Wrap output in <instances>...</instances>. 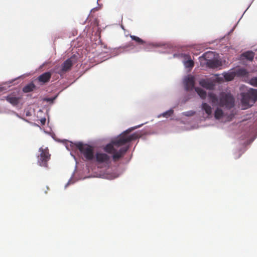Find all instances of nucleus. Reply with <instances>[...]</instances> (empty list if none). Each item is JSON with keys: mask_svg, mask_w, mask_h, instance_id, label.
<instances>
[{"mask_svg": "<svg viewBox=\"0 0 257 257\" xmlns=\"http://www.w3.org/2000/svg\"><path fill=\"white\" fill-rule=\"evenodd\" d=\"M95 10H96V9H93L91 10V11H95Z\"/></svg>", "mask_w": 257, "mask_h": 257, "instance_id": "30", "label": "nucleus"}, {"mask_svg": "<svg viewBox=\"0 0 257 257\" xmlns=\"http://www.w3.org/2000/svg\"><path fill=\"white\" fill-rule=\"evenodd\" d=\"M75 145L83 155L85 161H91L94 159V150L92 147L81 142L76 143Z\"/></svg>", "mask_w": 257, "mask_h": 257, "instance_id": "4", "label": "nucleus"}, {"mask_svg": "<svg viewBox=\"0 0 257 257\" xmlns=\"http://www.w3.org/2000/svg\"><path fill=\"white\" fill-rule=\"evenodd\" d=\"M212 53L211 52H206L205 53H204L203 54V57H204V58L205 59L207 60V58H209L210 57V56H212Z\"/></svg>", "mask_w": 257, "mask_h": 257, "instance_id": "26", "label": "nucleus"}, {"mask_svg": "<svg viewBox=\"0 0 257 257\" xmlns=\"http://www.w3.org/2000/svg\"><path fill=\"white\" fill-rule=\"evenodd\" d=\"M185 65L187 68H192L193 67L194 63L192 60L189 59L185 62Z\"/></svg>", "mask_w": 257, "mask_h": 257, "instance_id": "22", "label": "nucleus"}, {"mask_svg": "<svg viewBox=\"0 0 257 257\" xmlns=\"http://www.w3.org/2000/svg\"><path fill=\"white\" fill-rule=\"evenodd\" d=\"M207 65L211 68H216L220 66V63L217 60H208L207 61Z\"/></svg>", "mask_w": 257, "mask_h": 257, "instance_id": "13", "label": "nucleus"}, {"mask_svg": "<svg viewBox=\"0 0 257 257\" xmlns=\"http://www.w3.org/2000/svg\"><path fill=\"white\" fill-rule=\"evenodd\" d=\"M54 99H55V98H48V99H47V100L48 101H52Z\"/></svg>", "mask_w": 257, "mask_h": 257, "instance_id": "29", "label": "nucleus"}, {"mask_svg": "<svg viewBox=\"0 0 257 257\" xmlns=\"http://www.w3.org/2000/svg\"><path fill=\"white\" fill-rule=\"evenodd\" d=\"M74 58L73 57L67 59L62 64L60 69H59V67L56 68L55 72L60 75H62L66 72L69 71L74 63Z\"/></svg>", "mask_w": 257, "mask_h": 257, "instance_id": "6", "label": "nucleus"}, {"mask_svg": "<svg viewBox=\"0 0 257 257\" xmlns=\"http://www.w3.org/2000/svg\"><path fill=\"white\" fill-rule=\"evenodd\" d=\"M257 101V90L250 88L242 94L241 103L245 108L250 107Z\"/></svg>", "mask_w": 257, "mask_h": 257, "instance_id": "3", "label": "nucleus"}, {"mask_svg": "<svg viewBox=\"0 0 257 257\" xmlns=\"http://www.w3.org/2000/svg\"><path fill=\"white\" fill-rule=\"evenodd\" d=\"M195 113V112L194 111L190 110V111L184 112L183 113V114L186 116H193V115H194Z\"/></svg>", "mask_w": 257, "mask_h": 257, "instance_id": "25", "label": "nucleus"}, {"mask_svg": "<svg viewBox=\"0 0 257 257\" xmlns=\"http://www.w3.org/2000/svg\"><path fill=\"white\" fill-rule=\"evenodd\" d=\"M35 87L36 86L34 83H29L23 87V91L25 93L30 92L34 89Z\"/></svg>", "mask_w": 257, "mask_h": 257, "instance_id": "16", "label": "nucleus"}, {"mask_svg": "<svg viewBox=\"0 0 257 257\" xmlns=\"http://www.w3.org/2000/svg\"><path fill=\"white\" fill-rule=\"evenodd\" d=\"M199 84L202 87L209 90L213 89L215 86L213 82L209 79H201L199 81Z\"/></svg>", "mask_w": 257, "mask_h": 257, "instance_id": "9", "label": "nucleus"}, {"mask_svg": "<svg viewBox=\"0 0 257 257\" xmlns=\"http://www.w3.org/2000/svg\"><path fill=\"white\" fill-rule=\"evenodd\" d=\"M173 112H174L173 110L171 109L164 112L162 114V116L164 117H168L169 116H170L173 114Z\"/></svg>", "mask_w": 257, "mask_h": 257, "instance_id": "24", "label": "nucleus"}, {"mask_svg": "<svg viewBox=\"0 0 257 257\" xmlns=\"http://www.w3.org/2000/svg\"><path fill=\"white\" fill-rule=\"evenodd\" d=\"M223 115V111L221 109L217 108L215 111L214 116L216 119L220 118Z\"/></svg>", "mask_w": 257, "mask_h": 257, "instance_id": "19", "label": "nucleus"}, {"mask_svg": "<svg viewBox=\"0 0 257 257\" xmlns=\"http://www.w3.org/2000/svg\"><path fill=\"white\" fill-rule=\"evenodd\" d=\"M51 76L52 73L50 72H45L38 77V80L39 82L44 84L49 81Z\"/></svg>", "mask_w": 257, "mask_h": 257, "instance_id": "10", "label": "nucleus"}, {"mask_svg": "<svg viewBox=\"0 0 257 257\" xmlns=\"http://www.w3.org/2000/svg\"><path fill=\"white\" fill-rule=\"evenodd\" d=\"M131 38L133 40L135 41L139 44H143L145 43V42L142 39L136 36L131 35Z\"/></svg>", "mask_w": 257, "mask_h": 257, "instance_id": "21", "label": "nucleus"}, {"mask_svg": "<svg viewBox=\"0 0 257 257\" xmlns=\"http://www.w3.org/2000/svg\"><path fill=\"white\" fill-rule=\"evenodd\" d=\"M202 109L204 110L208 115L212 113V108L206 103H203L202 104Z\"/></svg>", "mask_w": 257, "mask_h": 257, "instance_id": "17", "label": "nucleus"}, {"mask_svg": "<svg viewBox=\"0 0 257 257\" xmlns=\"http://www.w3.org/2000/svg\"><path fill=\"white\" fill-rule=\"evenodd\" d=\"M195 90L202 99L206 98V92L203 89L199 87H196L195 88Z\"/></svg>", "mask_w": 257, "mask_h": 257, "instance_id": "18", "label": "nucleus"}, {"mask_svg": "<svg viewBox=\"0 0 257 257\" xmlns=\"http://www.w3.org/2000/svg\"><path fill=\"white\" fill-rule=\"evenodd\" d=\"M41 123L42 124H44L45 123V122H46V119L45 118H43L41 120Z\"/></svg>", "mask_w": 257, "mask_h": 257, "instance_id": "28", "label": "nucleus"}, {"mask_svg": "<svg viewBox=\"0 0 257 257\" xmlns=\"http://www.w3.org/2000/svg\"><path fill=\"white\" fill-rule=\"evenodd\" d=\"M39 151L40 154L37 157L38 163L41 166L47 167L48 166L47 163L51 157L49 150L47 148H43L41 147Z\"/></svg>", "mask_w": 257, "mask_h": 257, "instance_id": "5", "label": "nucleus"}, {"mask_svg": "<svg viewBox=\"0 0 257 257\" xmlns=\"http://www.w3.org/2000/svg\"><path fill=\"white\" fill-rule=\"evenodd\" d=\"M6 99L12 105H17L19 102L20 98L11 94L6 97Z\"/></svg>", "mask_w": 257, "mask_h": 257, "instance_id": "12", "label": "nucleus"}, {"mask_svg": "<svg viewBox=\"0 0 257 257\" xmlns=\"http://www.w3.org/2000/svg\"><path fill=\"white\" fill-rule=\"evenodd\" d=\"M96 161L99 163L108 164L110 162L109 156L105 153H97L95 155Z\"/></svg>", "mask_w": 257, "mask_h": 257, "instance_id": "8", "label": "nucleus"}, {"mask_svg": "<svg viewBox=\"0 0 257 257\" xmlns=\"http://www.w3.org/2000/svg\"><path fill=\"white\" fill-rule=\"evenodd\" d=\"M255 54L251 51L244 52L241 54V58L245 59L249 61H252L254 58Z\"/></svg>", "mask_w": 257, "mask_h": 257, "instance_id": "11", "label": "nucleus"}, {"mask_svg": "<svg viewBox=\"0 0 257 257\" xmlns=\"http://www.w3.org/2000/svg\"><path fill=\"white\" fill-rule=\"evenodd\" d=\"M224 78L226 81H231L234 79L235 77V74L234 71H231L227 73H225L224 74Z\"/></svg>", "mask_w": 257, "mask_h": 257, "instance_id": "15", "label": "nucleus"}, {"mask_svg": "<svg viewBox=\"0 0 257 257\" xmlns=\"http://www.w3.org/2000/svg\"><path fill=\"white\" fill-rule=\"evenodd\" d=\"M235 76L243 77L246 76L248 74V72L246 69L243 68H239L234 70Z\"/></svg>", "mask_w": 257, "mask_h": 257, "instance_id": "14", "label": "nucleus"}, {"mask_svg": "<svg viewBox=\"0 0 257 257\" xmlns=\"http://www.w3.org/2000/svg\"><path fill=\"white\" fill-rule=\"evenodd\" d=\"M118 171H119V173L116 175H115L114 173L113 172V179L114 178L117 177L119 176V175L122 173V169L121 168H119Z\"/></svg>", "mask_w": 257, "mask_h": 257, "instance_id": "27", "label": "nucleus"}, {"mask_svg": "<svg viewBox=\"0 0 257 257\" xmlns=\"http://www.w3.org/2000/svg\"><path fill=\"white\" fill-rule=\"evenodd\" d=\"M144 123L138 126L132 127L122 132L116 138L113 139V167L115 163L122 158L129 149L127 143L137 140L140 137L139 135L135 133H130L135 129L142 126Z\"/></svg>", "mask_w": 257, "mask_h": 257, "instance_id": "1", "label": "nucleus"}, {"mask_svg": "<svg viewBox=\"0 0 257 257\" xmlns=\"http://www.w3.org/2000/svg\"><path fill=\"white\" fill-rule=\"evenodd\" d=\"M185 88L186 90H193L194 88L195 78L193 76H188L184 79Z\"/></svg>", "mask_w": 257, "mask_h": 257, "instance_id": "7", "label": "nucleus"}, {"mask_svg": "<svg viewBox=\"0 0 257 257\" xmlns=\"http://www.w3.org/2000/svg\"><path fill=\"white\" fill-rule=\"evenodd\" d=\"M104 151L110 154L112 153V141L110 142L105 146Z\"/></svg>", "mask_w": 257, "mask_h": 257, "instance_id": "20", "label": "nucleus"}, {"mask_svg": "<svg viewBox=\"0 0 257 257\" xmlns=\"http://www.w3.org/2000/svg\"><path fill=\"white\" fill-rule=\"evenodd\" d=\"M208 97L213 105L225 106L228 108H231L234 106V99L230 93L221 92L218 100L214 93L210 92L208 94Z\"/></svg>", "mask_w": 257, "mask_h": 257, "instance_id": "2", "label": "nucleus"}, {"mask_svg": "<svg viewBox=\"0 0 257 257\" xmlns=\"http://www.w3.org/2000/svg\"><path fill=\"white\" fill-rule=\"evenodd\" d=\"M249 83L252 86L257 87V77H254L251 78L249 80Z\"/></svg>", "mask_w": 257, "mask_h": 257, "instance_id": "23", "label": "nucleus"}]
</instances>
